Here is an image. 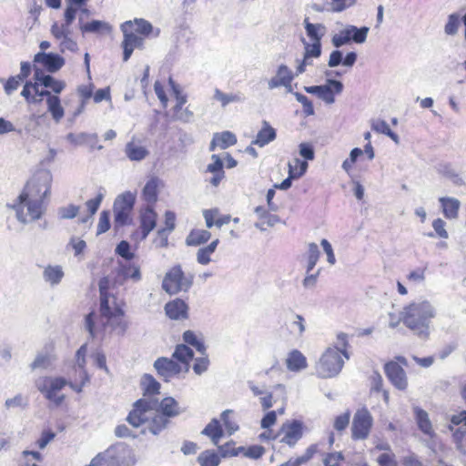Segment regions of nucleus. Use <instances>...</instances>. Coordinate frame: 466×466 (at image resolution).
I'll return each mask as SVG.
<instances>
[{"mask_svg": "<svg viewBox=\"0 0 466 466\" xmlns=\"http://www.w3.org/2000/svg\"><path fill=\"white\" fill-rule=\"evenodd\" d=\"M304 25L307 35L312 42H321L325 30L324 25L321 24H312L308 17L304 19Z\"/></svg>", "mask_w": 466, "mask_h": 466, "instance_id": "obj_40", "label": "nucleus"}, {"mask_svg": "<svg viewBox=\"0 0 466 466\" xmlns=\"http://www.w3.org/2000/svg\"><path fill=\"white\" fill-rule=\"evenodd\" d=\"M373 419L367 409L358 410L351 424V438L354 441L366 440L371 431Z\"/></svg>", "mask_w": 466, "mask_h": 466, "instance_id": "obj_12", "label": "nucleus"}, {"mask_svg": "<svg viewBox=\"0 0 466 466\" xmlns=\"http://www.w3.org/2000/svg\"><path fill=\"white\" fill-rule=\"evenodd\" d=\"M114 287L115 283L108 277L100 279L98 282L100 313L106 319L107 324L111 326L113 330L123 334L127 329L124 310L126 302L111 292Z\"/></svg>", "mask_w": 466, "mask_h": 466, "instance_id": "obj_4", "label": "nucleus"}, {"mask_svg": "<svg viewBox=\"0 0 466 466\" xmlns=\"http://www.w3.org/2000/svg\"><path fill=\"white\" fill-rule=\"evenodd\" d=\"M432 228L436 233V236L440 238L446 239L449 238V233L446 230V222L438 218L432 221Z\"/></svg>", "mask_w": 466, "mask_h": 466, "instance_id": "obj_62", "label": "nucleus"}, {"mask_svg": "<svg viewBox=\"0 0 466 466\" xmlns=\"http://www.w3.org/2000/svg\"><path fill=\"white\" fill-rule=\"evenodd\" d=\"M237 137L230 131H223L216 133L209 145V150L214 151L216 148L226 149L237 143Z\"/></svg>", "mask_w": 466, "mask_h": 466, "instance_id": "obj_27", "label": "nucleus"}, {"mask_svg": "<svg viewBox=\"0 0 466 466\" xmlns=\"http://www.w3.org/2000/svg\"><path fill=\"white\" fill-rule=\"evenodd\" d=\"M173 358H175L182 366V370L184 369L187 370L189 363L193 359V351L188 346L179 344L177 346L175 352L173 353Z\"/></svg>", "mask_w": 466, "mask_h": 466, "instance_id": "obj_36", "label": "nucleus"}, {"mask_svg": "<svg viewBox=\"0 0 466 466\" xmlns=\"http://www.w3.org/2000/svg\"><path fill=\"white\" fill-rule=\"evenodd\" d=\"M218 242V239H215L207 247L198 249L197 253V260L199 264L207 265L211 261V255L215 252Z\"/></svg>", "mask_w": 466, "mask_h": 466, "instance_id": "obj_44", "label": "nucleus"}, {"mask_svg": "<svg viewBox=\"0 0 466 466\" xmlns=\"http://www.w3.org/2000/svg\"><path fill=\"white\" fill-rule=\"evenodd\" d=\"M203 217L205 218L206 226L210 228L214 226L221 228L224 225L228 224L231 220L237 224L239 222L238 218H231L230 215L221 214L219 209L210 208L203 211Z\"/></svg>", "mask_w": 466, "mask_h": 466, "instance_id": "obj_22", "label": "nucleus"}, {"mask_svg": "<svg viewBox=\"0 0 466 466\" xmlns=\"http://www.w3.org/2000/svg\"><path fill=\"white\" fill-rule=\"evenodd\" d=\"M319 451V444H311L306 449L305 452L301 456L290 458L288 461L280 464L279 466H302L309 461Z\"/></svg>", "mask_w": 466, "mask_h": 466, "instance_id": "obj_35", "label": "nucleus"}, {"mask_svg": "<svg viewBox=\"0 0 466 466\" xmlns=\"http://www.w3.org/2000/svg\"><path fill=\"white\" fill-rule=\"evenodd\" d=\"M70 26L65 23H54L51 26V34L56 40L62 39L67 35H70Z\"/></svg>", "mask_w": 466, "mask_h": 466, "instance_id": "obj_57", "label": "nucleus"}, {"mask_svg": "<svg viewBox=\"0 0 466 466\" xmlns=\"http://www.w3.org/2000/svg\"><path fill=\"white\" fill-rule=\"evenodd\" d=\"M34 63L41 65L49 73H55L65 65V59L55 53L38 52L34 56Z\"/></svg>", "mask_w": 466, "mask_h": 466, "instance_id": "obj_19", "label": "nucleus"}, {"mask_svg": "<svg viewBox=\"0 0 466 466\" xmlns=\"http://www.w3.org/2000/svg\"><path fill=\"white\" fill-rule=\"evenodd\" d=\"M144 397H151L160 393V383L150 374H145L141 379Z\"/></svg>", "mask_w": 466, "mask_h": 466, "instance_id": "obj_38", "label": "nucleus"}, {"mask_svg": "<svg viewBox=\"0 0 466 466\" xmlns=\"http://www.w3.org/2000/svg\"><path fill=\"white\" fill-rule=\"evenodd\" d=\"M89 466H115V464L111 456L98 454L91 461Z\"/></svg>", "mask_w": 466, "mask_h": 466, "instance_id": "obj_64", "label": "nucleus"}, {"mask_svg": "<svg viewBox=\"0 0 466 466\" xmlns=\"http://www.w3.org/2000/svg\"><path fill=\"white\" fill-rule=\"evenodd\" d=\"M341 349L337 347L328 348L316 363V373L319 378L329 379L338 375L343 368L344 359L350 358L348 354V335L339 333L337 336Z\"/></svg>", "mask_w": 466, "mask_h": 466, "instance_id": "obj_7", "label": "nucleus"}, {"mask_svg": "<svg viewBox=\"0 0 466 466\" xmlns=\"http://www.w3.org/2000/svg\"><path fill=\"white\" fill-rule=\"evenodd\" d=\"M408 360L404 356H396L383 365V371L393 387L399 390L408 389V377L405 368L408 367Z\"/></svg>", "mask_w": 466, "mask_h": 466, "instance_id": "obj_10", "label": "nucleus"}, {"mask_svg": "<svg viewBox=\"0 0 466 466\" xmlns=\"http://www.w3.org/2000/svg\"><path fill=\"white\" fill-rule=\"evenodd\" d=\"M319 250L318 245L315 243H310L309 245V252H308V260H309L308 268H307L308 272L311 271L314 268V267L316 266V264L319 260Z\"/></svg>", "mask_w": 466, "mask_h": 466, "instance_id": "obj_58", "label": "nucleus"}, {"mask_svg": "<svg viewBox=\"0 0 466 466\" xmlns=\"http://www.w3.org/2000/svg\"><path fill=\"white\" fill-rule=\"evenodd\" d=\"M461 25V18L458 14H451L448 16V21L444 26V32L448 35L457 34Z\"/></svg>", "mask_w": 466, "mask_h": 466, "instance_id": "obj_53", "label": "nucleus"}, {"mask_svg": "<svg viewBox=\"0 0 466 466\" xmlns=\"http://www.w3.org/2000/svg\"><path fill=\"white\" fill-rule=\"evenodd\" d=\"M86 345H82L76 351L77 365L73 368V375H70V388L76 392H81L84 386L88 382L89 377L85 369Z\"/></svg>", "mask_w": 466, "mask_h": 466, "instance_id": "obj_13", "label": "nucleus"}, {"mask_svg": "<svg viewBox=\"0 0 466 466\" xmlns=\"http://www.w3.org/2000/svg\"><path fill=\"white\" fill-rule=\"evenodd\" d=\"M265 453V448L261 445H251L248 447L240 446V454L244 457L258 460Z\"/></svg>", "mask_w": 466, "mask_h": 466, "instance_id": "obj_50", "label": "nucleus"}, {"mask_svg": "<svg viewBox=\"0 0 466 466\" xmlns=\"http://www.w3.org/2000/svg\"><path fill=\"white\" fill-rule=\"evenodd\" d=\"M187 305L180 299H173L165 306L166 314L171 319H187Z\"/></svg>", "mask_w": 466, "mask_h": 466, "instance_id": "obj_25", "label": "nucleus"}, {"mask_svg": "<svg viewBox=\"0 0 466 466\" xmlns=\"http://www.w3.org/2000/svg\"><path fill=\"white\" fill-rule=\"evenodd\" d=\"M449 429L458 447H461L466 439V410H461L451 417Z\"/></svg>", "mask_w": 466, "mask_h": 466, "instance_id": "obj_18", "label": "nucleus"}, {"mask_svg": "<svg viewBox=\"0 0 466 466\" xmlns=\"http://www.w3.org/2000/svg\"><path fill=\"white\" fill-rule=\"evenodd\" d=\"M110 228V212L108 210H103L100 213L96 232L102 234L106 232Z\"/></svg>", "mask_w": 466, "mask_h": 466, "instance_id": "obj_61", "label": "nucleus"}, {"mask_svg": "<svg viewBox=\"0 0 466 466\" xmlns=\"http://www.w3.org/2000/svg\"><path fill=\"white\" fill-rule=\"evenodd\" d=\"M116 226H125L131 223L132 210L114 208Z\"/></svg>", "mask_w": 466, "mask_h": 466, "instance_id": "obj_55", "label": "nucleus"}, {"mask_svg": "<svg viewBox=\"0 0 466 466\" xmlns=\"http://www.w3.org/2000/svg\"><path fill=\"white\" fill-rule=\"evenodd\" d=\"M369 381L370 393H381L384 402L388 404L390 402V393L389 390L383 388L384 381L380 373L377 370L373 371L369 377Z\"/></svg>", "mask_w": 466, "mask_h": 466, "instance_id": "obj_31", "label": "nucleus"}, {"mask_svg": "<svg viewBox=\"0 0 466 466\" xmlns=\"http://www.w3.org/2000/svg\"><path fill=\"white\" fill-rule=\"evenodd\" d=\"M293 80V74L287 66L281 65L279 66L277 74L268 81V87L270 89L285 86L291 89V82Z\"/></svg>", "mask_w": 466, "mask_h": 466, "instance_id": "obj_23", "label": "nucleus"}, {"mask_svg": "<svg viewBox=\"0 0 466 466\" xmlns=\"http://www.w3.org/2000/svg\"><path fill=\"white\" fill-rule=\"evenodd\" d=\"M211 238V233L207 229H192L187 237L186 243L188 246H199L208 242Z\"/></svg>", "mask_w": 466, "mask_h": 466, "instance_id": "obj_39", "label": "nucleus"}, {"mask_svg": "<svg viewBox=\"0 0 466 466\" xmlns=\"http://www.w3.org/2000/svg\"><path fill=\"white\" fill-rule=\"evenodd\" d=\"M276 130L273 128L268 122L263 121L261 129L258 132L254 145L258 147H264L273 141L276 138Z\"/></svg>", "mask_w": 466, "mask_h": 466, "instance_id": "obj_32", "label": "nucleus"}, {"mask_svg": "<svg viewBox=\"0 0 466 466\" xmlns=\"http://www.w3.org/2000/svg\"><path fill=\"white\" fill-rule=\"evenodd\" d=\"M414 412L420 430L425 434L432 435V425L429 419L428 413L424 410L418 407L414 409Z\"/></svg>", "mask_w": 466, "mask_h": 466, "instance_id": "obj_41", "label": "nucleus"}, {"mask_svg": "<svg viewBox=\"0 0 466 466\" xmlns=\"http://www.w3.org/2000/svg\"><path fill=\"white\" fill-rule=\"evenodd\" d=\"M218 451L224 458L235 457L240 455V447H236V443L233 441H230L218 446Z\"/></svg>", "mask_w": 466, "mask_h": 466, "instance_id": "obj_54", "label": "nucleus"}, {"mask_svg": "<svg viewBox=\"0 0 466 466\" xmlns=\"http://www.w3.org/2000/svg\"><path fill=\"white\" fill-rule=\"evenodd\" d=\"M435 316L436 310L430 301H412L403 307L400 319L407 329L427 338L430 334V323Z\"/></svg>", "mask_w": 466, "mask_h": 466, "instance_id": "obj_6", "label": "nucleus"}, {"mask_svg": "<svg viewBox=\"0 0 466 466\" xmlns=\"http://www.w3.org/2000/svg\"><path fill=\"white\" fill-rule=\"evenodd\" d=\"M160 183L157 177H152L147 182L142 191L143 198L147 203L154 205L157 201Z\"/></svg>", "mask_w": 466, "mask_h": 466, "instance_id": "obj_33", "label": "nucleus"}, {"mask_svg": "<svg viewBox=\"0 0 466 466\" xmlns=\"http://www.w3.org/2000/svg\"><path fill=\"white\" fill-rule=\"evenodd\" d=\"M307 161L300 160L299 158H294L289 163V174H290V177H300L307 171Z\"/></svg>", "mask_w": 466, "mask_h": 466, "instance_id": "obj_48", "label": "nucleus"}, {"mask_svg": "<svg viewBox=\"0 0 466 466\" xmlns=\"http://www.w3.org/2000/svg\"><path fill=\"white\" fill-rule=\"evenodd\" d=\"M168 84L171 89V96L175 98V105L168 109V97L166 94L165 86L160 81H156L154 84L155 93L160 101L161 106L166 111V116L172 120H179L187 122L192 117L193 114L187 107H185L187 97L172 77L168 78Z\"/></svg>", "mask_w": 466, "mask_h": 466, "instance_id": "obj_8", "label": "nucleus"}, {"mask_svg": "<svg viewBox=\"0 0 466 466\" xmlns=\"http://www.w3.org/2000/svg\"><path fill=\"white\" fill-rule=\"evenodd\" d=\"M125 153L130 160L141 161L148 155V150L139 141L132 139L126 145Z\"/></svg>", "mask_w": 466, "mask_h": 466, "instance_id": "obj_29", "label": "nucleus"}, {"mask_svg": "<svg viewBox=\"0 0 466 466\" xmlns=\"http://www.w3.org/2000/svg\"><path fill=\"white\" fill-rule=\"evenodd\" d=\"M222 427L227 435L230 436L238 430V425L233 418V411L224 410L221 415Z\"/></svg>", "mask_w": 466, "mask_h": 466, "instance_id": "obj_45", "label": "nucleus"}, {"mask_svg": "<svg viewBox=\"0 0 466 466\" xmlns=\"http://www.w3.org/2000/svg\"><path fill=\"white\" fill-rule=\"evenodd\" d=\"M304 49L303 59L297 67V75L305 71L306 66L310 64V58H317L321 55V42H312L309 44L304 41Z\"/></svg>", "mask_w": 466, "mask_h": 466, "instance_id": "obj_24", "label": "nucleus"}, {"mask_svg": "<svg viewBox=\"0 0 466 466\" xmlns=\"http://www.w3.org/2000/svg\"><path fill=\"white\" fill-rule=\"evenodd\" d=\"M214 97L216 100L220 102L222 106H226L229 103L238 102L240 100V97L238 95L225 94L218 89L215 91Z\"/></svg>", "mask_w": 466, "mask_h": 466, "instance_id": "obj_59", "label": "nucleus"}, {"mask_svg": "<svg viewBox=\"0 0 466 466\" xmlns=\"http://www.w3.org/2000/svg\"><path fill=\"white\" fill-rule=\"evenodd\" d=\"M52 177L46 171L35 173L25 184L15 202L8 207L15 210L17 220L28 224L39 220L46 212V200L51 193Z\"/></svg>", "mask_w": 466, "mask_h": 466, "instance_id": "obj_1", "label": "nucleus"}, {"mask_svg": "<svg viewBox=\"0 0 466 466\" xmlns=\"http://www.w3.org/2000/svg\"><path fill=\"white\" fill-rule=\"evenodd\" d=\"M42 461L38 451H24L18 459V466H41Z\"/></svg>", "mask_w": 466, "mask_h": 466, "instance_id": "obj_42", "label": "nucleus"}, {"mask_svg": "<svg viewBox=\"0 0 466 466\" xmlns=\"http://www.w3.org/2000/svg\"><path fill=\"white\" fill-rule=\"evenodd\" d=\"M343 85L337 80H330L326 86H316L307 88L309 93H316L319 97L328 104H331L335 100V95L342 91Z\"/></svg>", "mask_w": 466, "mask_h": 466, "instance_id": "obj_20", "label": "nucleus"}, {"mask_svg": "<svg viewBox=\"0 0 466 466\" xmlns=\"http://www.w3.org/2000/svg\"><path fill=\"white\" fill-rule=\"evenodd\" d=\"M224 432L222 424L216 418L212 419L202 431V434L208 437L214 445H218Z\"/></svg>", "mask_w": 466, "mask_h": 466, "instance_id": "obj_30", "label": "nucleus"}, {"mask_svg": "<svg viewBox=\"0 0 466 466\" xmlns=\"http://www.w3.org/2000/svg\"><path fill=\"white\" fill-rule=\"evenodd\" d=\"M183 339L187 344L194 347L201 354L200 358L196 359V362L193 366L194 371L197 374H201L208 370L209 365V360L206 354V347L203 341L198 339L197 335L191 330L185 331Z\"/></svg>", "mask_w": 466, "mask_h": 466, "instance_id": "obj_15", "label": "nucleus"}, {"mask_svg": "<svg viewBox=\"0 0 466 466\" xmlns=\"http://www.w3.org/2000/svg\"><path fill=\"white\" fill-rule=\"evenodd\" d=\"M120 30L123 34L121 47L125 62L131 57L136 48H144L146 38L157 37L160 34V29L154 28L152 24L144 18L125 21L120 25Z\"/></svg>", "mask_w": 466, "mask_h": 466, "instance_id": "obj_5", "label": "nucleus"}, {"mask_svg": "<svg viewBox=\"0 0 466 466\" xmlns=\"http://www.w3.org/2000/svg\"><path fill=\"white\" fill-rule=\"evenodd\" d=\"M371 128H372V130H374L378 133L387 135L388 137H390V138H392L395 141L398 138V136L394 132L391 131L388 123L385 120H382V119L373 120L371 122Z\"/></svg>", "mask_w": 466, "mask_h": 466, "instance_id": "obj_51", "label": "nucleus"}, {"mask_svg": "<svg viewBox=\"0 0 466 466\" xmlns=\"http://www.w3.org/2000/svg\"><path fill=\"white\" fill-rule=\"evenodd\" d=\"M154 367L157 374L165 380H168L171 377L182 371V366L177 361L165 357L158 358L155 361Z\"/></svg>", "mask_w": 466, "mask_h": 466, "instance_id": "obj_21", "label": "nucleus"}, {"mask_svg": "<svg viewBox=\"0 0 466 466\" xmlns=\"http://www.w3.org/2000/svg\"><path fill=\"white\" fill-rule=\"evenodd\" d=\"M66 385L70 386V379L66 380L62 377L49 376L40 378L36 384L45 398L56 407L65 401L66 396L61 391Z\"/></svg>", "mask_w": 466, "mask_h": 466, "instance_id": "obj_9", "label": "nucleus"}, {"mask_svg": "<svg viewBox=\"0 0 466 466\" xmlns=\"http://www.w3.org/2000/svg\"><path fill=\"white\" fill-rule=\"evenodd\" d=\"M179 413L178 402L172 397H165L159 403L143 398L134 403L127 420L135 428L146 424L148 431L158 434Z\"/></svg>", "mask_w": 466, "mask_h": 466, "instance_id": "obj_2", "label": "nucleus"}, {"mask_svg": "<svg viewBox=\"0 0 466 466\" xmlns=\"http://www.w3.org/2000/svg\"><path fill=\"white\" fill-rule=\"evenodd\" d=\"M200 466H218L220 462L219 455L214 451H204L198 457Z\"/></svg>", "mask_w": 466, "mask_h": 466, "instance_id": "obj_46", "label": "nucleus"}, {"mask_svg": "<svg viewBox=\"0 0 466 466\" xmlns=\"http://www.w3.org/2000/svg\"><path fill=\"white\" fill-rule=\"evenodd\" d=\"M368 32L369 28L366 26L358 28L354 25H350L332 37V44L336 47H340L350 41L361 44L365 42Z\"/></svg>", "mask_w": 466, "mask_h": 466, "instance_id": "obj_14", "label": "nucleus"}, {"mask_svg": "<svg viewBox=\"0 0 466 466\" xmlns=\"http://www.w3.org/2000/svg\"><path fill=\"white\" fill-rule=\"evenodd\" d=\"M118 276L121 277L123 280L131 279L134 281H138L141 279L140 268L130 262L121 263L118 268Z\"/></svg>", "mask_w": 466, "mask_h": 466, "instance_id": "obj_37", "label": "nucleus"}, {"mask_svg": "<svg viewBox=\"0 0 466 466\" xmlns=\"http://www.w3.org/2000/svg\"><path fill=\"white\" fill-rule=\"evenodd\" d=\"M350 420V410H347L344 413L336 416L334 419V422H333L334 429L339 432H342L349 426Z\"/></svg>", "mask_w": 466, "mask_h": 466, "instance_id": "obj_56", "label": "nucleus"}, {"mask_svg": "<svg viewBox=\"0 0 466 466\" xmlns=\"http://www.w3.org/2000/svg\"><path fill=\"white\" fill-rule=\"evenodd\" d=\"M157 215L153 208L147 207L139 214V228L133 232L132 238L136 240L145 239L156 228Z\"/></svg>", "mask_w": 466, "mask_h": 466, "instance_id": "obj_16", "label": "nucleus"}, {"mask_svg": "<svg viewBox=\"0 0 466 466\" xmlns=\"http://www.w3.org/2000/svg\"><path fill=\"white\" fill-rule=\"evenodd\" d=\"M345 456L341 451H331L323 454V466H343Z\"/></svg>", "mask_w": 466, "mask_h": 466, "instance_id": "obj_47", "label": "nucleus"}, {"mask_svg": "<svg viewBox=\"0 0 466 466\" xmlns=\"http://www.w3.org/2000/svg\"><path fill=\"white\" fill-rule=\"evenodd\" d=\"M66 87V83L56 79L50 75H45L36 68L34 81H26L24 85L21 96L28 103H39L46 97L47 109L56 122L65 116V110L58 96Z\"/></svg>", "mask_w": 466, "mask_h": 466, "instance_id": "obj_3", "label": "nucleus"}, {"mask_svg": "<svg viewBox=\"0 0 466 466\" xmlns=\"http://www.w3.org/2000/svg\"><path fill=\"white\" fill-rule=\"evenodd\" d=\"M212 163L208 165L207 171L213 173L214 176L210 179V183L214 187H218L221 180L224 178L223 161L218 155H212Z\"/></svg>", "mask_w": 466, "mask_h": 466, "instance_id": "obj_34", "label": "nucleus"}, {"mask_svg": "<svg viewBox=\"0 0 466 466\" xmlns=\"http://www.w3.org/2000/svg\"><path fill=\"white\" fill-rule=\"evenodd\" d=\"M303 432L304 424L300 420L288 421L281 426L280 433L282 437L280 441L293 447L302 438Z\"/></svg>", "mask_w": 466, "mask_h": 466, "instance_id": "obj_17", "label": "nucleus"}, {"mask_svg": "<svg viewBox=\"0 0 466 466\" xmlns=\"http://www.w3.org/2000/svg\"><path fill=\"white\" fill-rule=\"evenodd\" d=\"M376 449L386 451L385 452L381 453L377 458V462H378L379 466H398L396 459H395V454L391 451V450L388 444L377 445Z\"/></svg>", "mask_w": 466, "mask_h": 466, "instance_id": "obj_43", "label": "nucleus"}, {"mask_svg": "<svg viewBox=\"0 0 466 466\" xmlns=\"http://www.w3.org/2000/svg\"><path fill=\"white\" fill-rule=\"evenodd\" d=\"M192 284V277H187L179 265L172 267L165 275L162 289L168 294L187 290Z\"/></svg>", "mask_w": 466, "mask_h": 466, "instance_id": "obj_11", "label": "nucleus"}, {"mask_svg": "<svg viewBox=\"0 0 466 466\" xmlns=\"http://www.w3.org/2000/svg\"><path fill=\"white\" fill-rule=\"evenodd\" d=\"M64 276L62 268L58 266L47 267L44 271V277L51 284H57Z\"/></svg>", "mask_w": 466, "mask_h": 466, "instance_id": "obj_52", "label": "nucleus"}, {"mask_svg": "<svg viewBox=\"0 0 466 466\" xmlns=\"http://www.w3.org/2000/svg\"><path fill=\"white\" fill-rule=\"evenodd\" d=\"M116 253L128 261L135 257V254L130 250L129 243L126 240H122L117 244Z\"/></svg>", "mask_w": 466, "mask_h": 466, "instance_id": "obj_60", "label": "nucleus"}, {"mask_svg": "<svg viewBox=\"0 0 466 466\" xmlns=\"http://www.w3.org/2000/svg\"><path fill=\"white\" fill-rule=\"evenodd\" d=\"M278 221L279 218L276 215L270 214L268 212L266 215H260L258 227L264 230L267 228V227H273Z\"/></svg>", "mask_w": 466, "mask_h": 466, "instance_id": "obj_63", "label": "nucleus"}, {"mask_svg": "<svg viewBox=\"0 0 466 466\" xmlns=\"http://www.w3.org/2000/svg\"><path fill=\"white\" fill-rule=\"evenodd\" d=\"M285 363L287 369L292 372L301 371L308 367L307 358L299 350H292L289 351Z\"/></svg>", "mask_w": 466, "mask_h": 466, "instance_id": "obj_26", "label": "nucleus"}, {"mask_svg": "<svg viewBox=\"0 0 466 466\" xmlns=\"http://www.w3.org/2000/svg\"><path fill=\"white\" fill-rule=\"evenodd\" d=\"M443 216L448 219H455L459 216L461 202L454 198L441 197L439 198Z\"/></svg>", "mask_w": 466, "mask_h": 466, "instance_id": "obj_28", "label": "nucleus"}, {"mask_svg": "<svg viewBox=\"0 0 466 466\" xmlns=\"http://www.w3.org/2000/svg\"><path fill=\"white\" fill-rule=\"evenodd\" d=\"M135 205V197L130 192L120 195L114 203V208L133 210Z\"/></svg>", "mask_w": 466, "mask_h": 466, "instance_id": "obj_49", "label": "nucleus"}]
</instances>
